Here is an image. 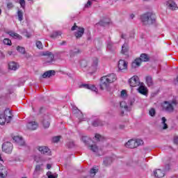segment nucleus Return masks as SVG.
<instances>
[{
  "instance_id": "nucleus-1",
  "label": "nucleus",
  "mask_w": 178,
  "mask_h": 178,
  "mask_svg": "<svg viewBox=\"0 0 178 178\" xmlns=\"http://www.w3.org/2000/svg\"><path fill=\"white\" fill-rule=\"evenodd\" d=\"M116 79V74L114 73L102 76L100 79V90L109 91V89L111 88V84H112V83H115Z\"/></svg>"
},
{
  "instance_id": "nucleus-2",
  "label": "nucleus",
  "mask_w": 178,
  "mask_h": 178,
  "mask_svg": "<svg viewBox=\"0 0 178 178\" xmlns=\"http://www.w3.org/2000/svg\"><path fill=\"white\" fill-rule=\"evenodd\" d=\"M141 22L145 26H151L156 22V15L151 12L146 13L141 15Z\"/></svg>"
},
{
  "instance_id": "nucleus-3",
  "label": "nucleus",
  "mask_w": 178,
  "mask_h": 178,
  "mask_svg": "<svg viewBox=\"0 0 178 178\" xmlns=\"http://www.w3.org/2000/svg\"><path fill=\"white\" fill-rule=\"evenodd\" d=\"M12 120V111L6 108L4 112L0 113V124L3 126L5 123H9Z\"/></svg>"
},
{
  "instance_id": "nucleus-4",
  "label": "nucleus",
  "mask_w": 178,
  "mask_h": 178,
  "mask_svg": "<svg viewBox=\"0 0 178 178\" xmlns=\"http://www.w3.org/2000/svg\"><path fill=\"white\" fill-rule=\"evenodd\" d=\"M176 105H177V102H176V100H172V102H164L162 104L163 111L171 113V112L175 111V106H176Z\"/></svg>"
},
{
  "instance_id": "nucleus-5",
  "label": "nucleus",
  "mask_w": 178,
  "mask_h": 178,
  "mask_svg": "<svg viewBox=\"0 0 178 178\" xmlns=\"http://www.w3.org/2000/svg\"><path fill=\"white\" fill-rule=\"evenodd\" d=\"M149 60V58L148 57V55L146 54H142L140 56V58H136L132 63L131 66L134 69L136 67H138L140 65H141L142 62H148Z\"/></svg>"
},
{
  "instance_id": "nucleus-6",
  "label": "nucleus",
  "mask_w": 178,
  "mask_h": 178,
  "mask_svg": "<svg viewBox=\"0 0 178 178\" xmlns=\"http://www.w3.org/2000/svg\"><path fill=\"white\" fill-rule=\"evenodd\" d=\"M144 144V141L141 139L136 140H129L124 145L126 148H137L139 145H143Z\"/></svg>"
},
{
  "instance_id": "nucleus-7",
  "label": "nucleus",
  "mask_w": 178,
  "mask_h": 178,
  "mask_svg": "<svg viewBox=\"0 0 178 178\" xmlns=\"http://www.w3.org/2000/svg\"><path fill=\"white\" fill-rule=\"evenodd\" d=\"M71 30L72 31L76 30V32L74 33V35L76 38H81L84 34V28L79 27L76 24H74V26L72 27Z\"/></svg>"
},
{
  "instance_id": "nucleus-8",
  "label": "nucleus",
  "mask_w": 178,
  "mask_h": 178,
  "mask_svg": "<svg viewBox=\"0 0 178 178\" xmlns=\"http://www.w3.org/2000/svg\"><path fill=\"white\" fill-rule=\"evenodd\" d=\"M13 149V145L10 142H5L2 145V151L6 154H11Z\"/></svg>"
},
{
  "instance_id": "nucleus-9",
  "label": "nucleus",
  "mask_w": 178,
  "mask_h": 178,
  "mask_svg": "<svg viewBox=\"0 0 178 178\" xmlns=\"http://www.w3.org/2000/svg\"><path fill=\"white\" fill-rule=\"evenodd\" d=\"M129 83L131 87H138L141 82H140V79L138 76H132L129 80Z\"/></svg>"
},
{
  "instance_id": "nucleus-10",
  "label": "nucleus",
  "mask_w": 178,
  "mask_h": 178,
  "mask_svg": "<svg viewBox=\"0 0 178 178\" xmlns=\"http://www.w3.org/2000/svg\"><path fill=\"white\" fill-rule=\"evenodd\" d=\"M98 58L94 57L92 58L90 64H89V69L90 70H92V72H95L97 69H98Z\"/></svg>"
},
{
  "instance_id": "nucleus-11",
  "label": "nucleus",
  "mask_w": 178,
  "mask_h": 178,
  "mask_svg": "<svg viewBox=\"0 0 178 178\" xmlns=\"http://www.w3.org/2000/svg\"><path fill=\"white\" fill-rule=\"evenodd\" d=\"M89 149L92 152H95L97 155L101 156L104 155V152L102 151V148H99L97 145H89Z\"/></svg>"
},
{
  "instance_id": "nucleus-12",
  "label": "nucleus",
  "mask_w": 178,
  "mask_h": 178,
  "mask_svg": "<svg viewBox=\"0 0 178 178\" xmlns=\"http://www.w3.org/2000/svg\"><path fill=\"white\" fill-rule=\"evenodd\" d=\"M43 166H44V164L42 163H41L40 164L36 165L35 170L33 172V178H38V176H40V173L42 172Z\"/></svg>"
},
{
  "instance_id": "nucleus-13",
  "label": "nucleus",
  "mask_w": 178,
  "mask_h": 178,
  "mask_svg": "<svg viewBox=\"0 0 178 178\" xmlns=\"http://www.w3.org/2000/svg\"><path fill=\"white\" fill-rule=\"evenodd\" d=\"M138 90V92L139 94H141L142 95H145L147 97L148 95V88L144 86L143 83H141V84L139 86Z\"/></svg>"
},
{
  "instance_id": "nucleus-14",
  "label": "nucleus",
  "mask_w": 178,
  "mask_h": 178,
  "mask_svg": "<svg viewBox=\"0 0 178 178\" xmlns=\"http://www.w3.org/2000/svg\"><path fill=\"white\" fill-rule=\"evenodd\" d=\"M73 113H74L76 118H78L79 122H84L86 121V118H83V113L80 111L76 107L74 108Z\"/></svg>"
},
{
  "instance_id": "nucleus-15",
  "label": "nucleus",
  "mask_w": 178,
  "mask_h": 178,
  "mask_svg": "<svg viewBox=\"0 0 178 178\" xmlns=\"http://www.w3.org/2000/svg\"><path fill=\"white\" fill-rule=\"evenodd\" d=\"M38 149L43 155H51V149L47 146H39Z\"/></svg>"
},
{
  "instance_id": "nucleus-16",
  "label": "nucleus",
  "mask_w": 178,
  "mask_h": 178,
  "mask_svg": "<svg viewBox=\"0 0 178 178\" xmlns=\"http://www.w3.org/2000/svg\"><path fill=\"white\" fill-rule=\"evenodd\" d=\"M81 87L86 88V90H90V91H94V92H98V88L95 87V85L91 84H82Z\"/></svg>"
},
{
  "instance_id": "nucleus-17",
  "label": "nucleus",
  "mask_w": 178,
  "mask_h": 178,
  "mask_svg": "<svg viewBox=\"0 0 178 178\" xmlns=\"http://www.w3.org/2000/svg\"><path fill=\"white\" fill-rule=\"evenodd\" d=\"M14 141L19 146L23 147L26 144L23 138L20 136H14L13 138Z\"/></svg>"
},
{
  "instance_id": "nucleus-18",
  "label": "nucleus",
  "mask_w": 178,
  "mask_h": 178,
  "mask_svg": "<svg viewBox=\"0 0 178 178\" xmlns=\"http://www.w3.org/2000/svg\"><path fill=\"white\" fill-rule=\"evenodd\" d=\"M166 6H168L169 9H171V10H176V9H177V5H176V3L172 0L167 1Z\"/></svg>"
},
{
  "instance_id": "nucleus-19",
  "label": "nucleus",
  "mask_w": 178,
  "mask_h": 178,
  "mask_svg": "<svg viewBox=\"0 0 178 178\" xmlns=\"http://www.w3.org/2000/svg\"><path fill=\"white\" fill-rule=\"evenodd\" d=\"M118 69L120 71L127 69V63L124 60H120L118 62Z\"/></svg>"
},
{
  "instance_id": "nucleus-20",
  "label": "nucleus",
  "mask_w": 178,
  "mask_h": 178,
  "mask_svg": "<svg viewBox=\"0 0 178 178\" xmlns=\"http://www.w3.org/2000/svg\"><path fill=\"white\" fill-rule=\"evenodd\" d=\"M43 127L44 129H48V127H49L50 126V123H49V117L48 115H44L43 117V120L42 122Z\"/></svg>"
},
{
  "instance_id": "nucleus-21",
  "label": "nucleus",
  "mask_w": 178,
  "mask_h": 178,
  "mask_svg": "<svg viewBox=\"0 0 178 178\" xmlns=\"http://www.w3.org/2000/svg\"><path fill=\"white\" fill-rule=\"evenodd\" d=\"M26 127L29 130H37L38 124L35 122H30L27 124Z\"/></svg>"
},
{
  "instance_id": "nucleus-22",
  "label": "nucleus",
  "mask_w": 178,
  "mask_h": 178,
  "mask_svg": "<svg viewBox=\"0 0 178 178\" xmlns=\"http://www.w3.org/2000/svg\"><path fill=\"white\" fill-rule=\"evenodd\" d=\"M107 49L110 51V52H115V51L116 50V46H115V43L111 41L108 42Z\"/></svg>"
},
{
  "instance_id": "nucleus-23",
  "label": "nucleus",
  "mask_w": 178,
  "mask_h": 178,
  "mask_svg": "<svg viewBox=\"0 0 178 178\" xmlns=\"http://www.w3.org/2000/svg\"><path fill=\"white\" fill-rule=\"evenodd\" d=\"M155 177L161 178L165 176V171L161 169H157L154 172Z\"/></svg>"
},
{
  "instance_id": "nucleus-24",
  "label": "nucleus",
  "mask_w": 178,
  "mask_h": 178,
  "mask_svg": "<svg viewBox=\"0 0 178 178\" xmlns=\"http://www.w3.org/2000/svg\"><path fill=\"white\" fill-rule=\"evenodd\" d=\"M46 56H48L50 58V60H46V63H52L54 62V59H55V56L51 51H46L44 53Z\"/></svg>"
},
{
  "instance_id": "nucleus-25",
  "label": "nucleus",
  "mask_w": 178,
  "mask_h": 178,
  "mask_svg": "<svg viewBox=\"0 0 178 178\" xmlns=\"http://www.w3.org/2000/svg\"><path fill=\"white\" fill-rule=\"evenodd\" d=\"M55 70H49L45 72L43 74H42V77L43 79H47V77H52V76H55Z\"/></svg>"
},
{
  "instance_id": "nucleus-26",
  "label": "nucleus",
  "mask_w": 178,
  "mask_h": 178,
  "mask_svg": "<svg viewBox=\"0 0 178 178\" xmlns=\"http://www.w3.org/2000/svg\"><path fill=\"white\" fill-rule=\"evenodd\" d=\"M145 81L147 87H152V86H154V81L152 80V76H147L145 77Z\"/></svg>"
},
{
  "instance_id": "nucleus-27",
  "label": "nucleus",
  "mask_w": 178,
  "mask_h": 178,
  "mask_svg": "<svg viewBox=\"0 0 178 178\" xmlns=\"http://www.w3.org/2000/svg\"><path fill=\"white\" fill-rule=\"evenodd\" d=\"M8 68L10 70H17L19 69V66L15 62H10L8 64Z\"/></svg>"
},
{
  "instance_id": "nucleus-28",
  "label": "nucleus",
  "mask_w": 178,
  "mask_h": 178,
  "mask_svg": "<svg viewBox=\"0 0 178 178\" xmlns=\"http://www.w3.org/2000/svg\"><path fill=\"white\" fill-rule=\"evenodd\" d=\"M99 170V168L97 166L93 167L90 169V175L91 177H94L97 173H98V171Z\"/></svg>"
},
{
  "instance_id": "nucleus-29",
  "label": "nucleus",
  "mask_w": 178,
  "mask_h": 178,
  "mask_svg": "<svg viewBox=\"0 0 178 178\" xmlns=\"http://www.w3.org/2000/svg\"><path fill=\"white\" fill-rule=\"evenodd\" d=\"M81 140L86 145H90V143H91L92 140L88 136H82Z\"/></svg>"
},
{
  "instance_id": "nucleus-30",
  "label": "nucleus",
  "mask_w": 178,
  "mask_h": 178,
  "mask_svg": "<svg viewBox=\"0 0 178 178\" xmlns=\"http://www.w3.org/2000/svg\"><path fill=\"white\" fill-rule=\"evenodd\" d=\"M62 35V32L61 31H54L53 32L50 37L51 38H59V37H60Z\"/></svg>"
},
{
  "instance_id": "nucleus-31",
  "label": "nucleus",
  "mask_w": 178,
  "mask_h": 178,
  "mask_svg": "<svg viewBox=\"0 0 178 178\" xmlns=\"http://www.w3.org/2000/svg\"><path fill=\"white\" fill-rule=\"evenodd\" d=\"M113 161V159L112 157H106L104 159L103 163L105 166H108V165H111Z\"/></svg>"
},
{
  "instance_id": "nucleus-32",
  "label": "nucleus",
  "mask_w": 178,
  "mask_h": 178,
  "mask_svg": "<svg viewBox=\"0 0 178 178\" xmlns=\"http://www.w3.org/2000/svg\"><path fill=\"white\" fill-rule=\"evenodd\" d=\"M120 106L122 109H124L125 111H130V107L127 106L126 102H121L120 104Z\"/></svg>"
},
{
  "instance_id": "nucleus-33",
  "label": "nucleus",
  "mask_w": 178,
  "mask_h": 178,
  "mask_svg": "<svg viewBox=\"0 0 178 178\" xmlns=\"http://www.w3.org/2000/svg\"><path fill=\"white\" fill-rule=\"evenodd\" d=\"M80 65H81V67H88V69H90V63L88 62H87V60H81Z\"/></svg>"
},
{
  "instance_id": "nucleus-34",
  "label": "nucleus",
  "mask_w": 178,
  "mask_h": 178,
  "mask_svg": "<svg viewBox=\"0 0 178 178\" xmlns=\"http://www.w3.org/2000/svg\"><path fill=\"white\" fill-rule=\"evenodd\" d=\"M92 125L94 126V127H98V126H102V122H101V120L97 119L92 122Z\"/></svg>"
},
{
  "instance_id": "nucleus-35",
  "label": "nucleus",
  "mask_w": 178,
  "mask_h": 178,
  "mask_svg": "<svg viewBox=\"0 0 178 178\" xmlns=\"http://www.w3.org/2000/svg\"><path fill=\"white\" fill-rule=\"evenodd\" d=\"M17 51L19 52V54H22V55H24L26 54V49L23 47L18 46L17 47Z\"/></svg>"
},
{
  "instance_id": "nucleus-36",
  "label": "nucleus",
  "mask_w": 178,
  "mask_h": 178,
  "mask_svg": "<svg viewBox=\"0 0 178 178\" xmlns=\"http://www.w3.org/2000/svg\"><path fill=\"white\" fill-rule=\"evenodd\" d=\"M161 120H162V124H163V130H166V129H168V124H166V118L165 117H163L161 118Z\"/></svg>"
},
{
  "instance_id": "nucleus-37",
  "label": "nucleus",
  "mask_w": 178,
  "mask_h": 178,
  "mask_svg": "<svg viewBox=\"0 0 178 178\" xmlns=\"http://www.w3.org/2000/svg\"><path fill=\"white\" fill-rule=\"evenodd\" d=\"M17 16L19 21L22 22V20H23V11H22L21 10H18Z\"/></svg>"
},
{
  "instance_id": "nucleus-38",
  "label": "nucleus",
  "mask_w": 178,
  "mask_h": 178,
  "mask_svg": "<svg viewBox=\"0 0 178 178\" xmlns=\"http://www.w3.org/2000/svg\"><path fill=\"white\" fill-rule=\"evenodd\" d=\"M47 175L48 178H58V174L56 173L52 174V172H48Z\"/></svg>"
},
{
  "instance_id": "nucleus-39",
  "label": "nucleus",
  "mask_w": 178,
  "mask_h": 178,
  "mask_svg": "<svg viewBox=\"0 0 178 178\" xmlns=\"http://www.w3.org/2000/svg\"><path fill=\"white\" fill-rule=\"evenodd\" d=\"M129 51V48H127V44H124L122 47V54H126Z\"/></svg>"
},
{
  "instance_id": "nucleus-40",
  "label": "nucleus",
  "mask_w": 178,
  "mask_h": 178,
  "mask_svg": "<svg viewBox=\"0 0 178 178\" xmlns=\"http://www.w3.org/2000/svg\"><path fill=\"white\" fill-rule=\"evenodd\" d=\"M67 148H74V142L73 140H70L67 143Z\"/></svg>"
},
{
  "instance_id": "nucleus-41",
  "label": "nucleus",
  "mask_w": 178,
  "mask_h": 178,
  "mask_svg": "<svg viewBox=\"0 0 178 178\" xmlns=\"http://www.w3.org/2000/svg\"><path fill=\"white\" fill-rule=\"evenodd\" d=\"M96 141H104V137L101 136V135L97 134L95 136Z\"/></svg>"
},
{
  "instance_id": "nucleus-42",
  "label": "nucleus",
  "mask_w": 178,
  "mask_h": 178,
  "mask_svg": "<svg viewBox=\"0 0 178 178\" xmlns=\"http://www.w3.org/2000/svg\"><path fill=\"white\" fill-rule=\"evenodd\" d=\"M80 49H74V51L71 50L70 52V56H73L74 55H76V54H80Z\"/></svg>"
},
{
  "instance_id": "nucleus-43",
  "label": "nucleus",
  "mask_w": 178,
  "mask_h": 178,
  "mask_svg": "<svg viewBox=\"0 0 178 178\" xmlns=\"http://www.w3.org/2000/svg\"><path fill=\"white\" fill-rule=\"evenodd\" d=\"M35 45L37 48H38V49H42V42H41V41L40 40L36 41Z\"/></svg>"
},
{
  "instance_id": "nucleus-44",
  "label": "nucleus",
  "mask_w": 178,
  "mask_h": 178,
  "mask_svg": "<svg viewBox=\"0 0 178 178\" xmlns=\"http://www.w3.org/2000/svg\"><path fill=\"white\" fill-rule=\"evenodd\" d=\"M3 42L5 45H12V41L8 38H5Z\"/></svg>"
},
{
  "instance_id": "nucleus-45",
  "label": "nucleus",
  "mask_w": 178,
  "mask_h": 178,
  "mask_svg": "<svg viewBox=\"0 0 178 178\" xmlns=\"http://www.w3.org/2000/svg\"><path fill=\"white\" fill-rule=\"evenodd\" d=\"M156 113V111H155V108H152L149 111V115H150L152 117L155 116Z\"/></svg>"
},
{
  "instance_id": "nucleus-46",
  "label": "nucleus",
  "mask_w": 178,
  "mask_h": 178,
  "mask_svg": "<svg viewBox=\"0 0 178 178\" xmlns=\"http://www.w3.org/2000/svg\"><path fill=\"white\" fill-rule=\"evenodd\" d=\"M99 24H100V26H105L106 24H109V19H108V21L102 20L99 22Z\"/></svg>"
},
{
  "instance_id": "nucleus-47",
  "label": "nucleus",
  "mask_w": 178,
  "mask_h": 178,
  "mask_svg": "<svg viewBox=\"0 0 178 178\" xmlns=\"http://www.w3.org/2000/svg\"><path fill=\"white\" fill-rule=\"evenodd\" d=\"M60 140V136H54L52 138L53 143H59V140Z\"/></svg>"
},
{
  "instance_id": "nucleus-48",
  "label": "nucleus",
  "mask_w": 178,
  "mask_h": 178,
  "mask_svg": "<svg viewBox=\"0 0 178 178\" xmlns=\"http://www.w3.org/2000/svg\"><path fill=\"white\" fill-rule=\"evenodd\" d=\"M19 3H20L22 8H23V9H24V8H26V1L19 0Z\"/></svg>"
},
{
  "instance_id": "nucleus-49",
  "label": "nucleus",
  "mask_w": 178,
  "mask_h": 178,
  "mask_svg": "<svg viewBox=\"0 0 178 178\" xmlns=\"http://www.w3.org/2000/svg\"><path fill=\"white\" fill-rule=\"evenodd\" d=\"M13 6H13V3L9 2V3H7V8H8V9H13Z\"/></svg>"
},
{
  "instance_id": "nucleus-50",
  "label": "nucleus",
  "mask_w": 178,
  "mask_h": 178,
  "mask_svg": "<svg viewBox=\"0 0 178 178\" xmlns=\"http://www.w3.org/2000/svg\"><path fill=\"white\" fill-rule=\"evenodd\" d=\"M173 142H174V144H175L176 145H178V136H177L174 137Z\"/></svg>"
},
{
  "instance_id": "nucleus-51",
  "label": "nucleus",
  "mask_w": 178,
  "mask_h": 178,
  "mask_svg": "<svg viewBox=\"0 0 178 178\" xmlns=\"http://www.w3.org/2000/svg\"><path fill=\"white\" fill-rule=\"evenodd\" d=\"M92 3L91 1L88 0V3L86 4H85V8H90V6H91Z\"/></svg>"
},
{
  "instance_id": "nucleus-52",
  "label": "nucleus",
  "mask_w": 178,
  "mask_h": 178,
  "mask_svg": "<svg viewBox=\"0 0 178 178\" xmlns=\"http://www.w3.org/2000/svg\"><path fill=\"white\" fill-rule=\"evenodd\" d=\"M170 169V165L167 164V165H165V167L164 168V171L168 172V170H169Z\"/></svg>"
},
{
  "instance_id": "nucleus-53",
  "label": "nucleus",
  "mask_w": 178,
  "mask_h": 178,
  "mask_svg": "<svg viewBox=\"0 0 178 178\" xmlns=\"http://www.w3.org/2000/svg\"><path fill=\"white\" fill-rule=\"evenodd\" d=\"M127 94L126 93V90L121 91V97H124Z\"/></svg>"
},
{
  "instance_id": "nucleus-54",
  "label": "nucleus",
  "mask_w": 178,
  "mask_h": 178,
  "mask_svg": "<svg viewBox=\"0 0 178 178\" xmlns=\"http://www.w3.org/2000/svg\"><path fill=\"white\" fill-rule=\"evenodd\" d=\"M20 35L17 34V33H14V37H13V38H20Z\"/></svg>"
},
{
  "instance_id": "nucleus-55",
  "label": "nucleus",
  "mask_w": 178,
  "mask_h": 178,
  "mask_svg": "<svg viewBox=\"0 0 178 178\" xmlns=\"http://www.w3.org/2000/svg\"><path fill=\"white\" fill-rule=\"evenodd\" d=\"M8 34H9V35H10V37H14L15 33L13 31H10V32H8Z\"/></svg>"
},
{
  "instance_id": "nucleus-56",
  "label": "nucleus",
  "mask_w": 178,
  "mask_h": 178,
  "mask_svg": "<svg viewBox=\"0 0 178 178\" xmlns=\"http://www.w3.org/2000/svg\"><path fill=\"white\" fill-rule=\"evenodd\" d=\"M0 178H5V175L3 172H0Z\"/></svg>"
},
{
  "instance_id": "nucleus-57",
  "label": "nucleus",
  "mask_w": 178,
  "mask_h": 178,
  "mask_svg": "<svg viewBox=\"0 0 178 178\" xmlns=\"http://www.w3.org/2000/svg\"><path fill=\"white\" fill-rule=\"evenodd\" d=\"M51 168H52V166L51 165V164H47V169H51Z\"/></svg>"
},
{
  "instance_id": "nucleus-58",
  "label": "nucleus",
  "mask_w": 178,
  "mask_h": 178,
  "mask_svg": "<svg viewBox=\"0 0 178 178\" xmlns=\"http://www.w3.org/2000/svg\"><path fill=\"white\" fill-rule=\"evenodd\" d=\"M60 45H66V41H63V42L60 43Z\"/></svg>"
},
{
  "instance_id": "nucleus-59",
  "label": "nucleus",
  "mask_w": 178,
  "mask_h": 178,
  "mask_svg": "<svg viewBox=\"0 0 178 178\" xmlns=\"http://www.w3.org/2000/svg\"><path fill=\"white\" fill-rule=\"evenodd\" d=\"M130 18L131 19H134V14H131L130 15Z\"/></svg>"
},
{
  "instance_id": "nucleus-60",
  "label": "nucleus",
  "mask_w": 178,
  "mask_h": 178,
  "mask_svg": "<svg viewBox=\"0 0 178 178\" xmlns=\"http://www.w3.org/2000/svg\"><path fill=\"white\" fill-rule=\"evenodd\" d=\"M8 55L10 56V55H12V54H13V51H8Z\"/></svg>"
},
{
  "instance_id": "nucleus-61",
  "label": "nucleus",
  "mask_w": 178,
  "mask_h": 178,
  "mask_svg": "<svg viewBox=\"0 0 178 178\" xmlns=\"http://www.w3.org/2000/svg\"><path fill=\"white\" fill-rule=\"evenodd\" d=\"M120 129H124V125H120Z\"/></svg>"
},
{
  "instance_id": "nucleus-62",
  "label": "nucleus",
  "mask_w": 178,
  "mask_h": 178,
  "mask_svg": "<svg viewBox=\"0 0 178 178\" xmlns=\"http://www.w3.org/2000/svg\"><path fill=\"white\" fill-rule=\"evenodd\" d=\"M0 161H1V162L3 161V160L2 159V156H1V154H0Z\"/></svg>"
},
{
  "instance_id": "nucleus-63",
  "label": "nucleus",
  "mask_w": 178,
  "mask_h": 178,
  "mask_svg": "<svg viewBox=\"0 0 178 178\" xmlns=\"http://www.w3.org/2000/svg\"><path fill=\"white\" fill-rule=\"evenodd\" d=\"M124 37H125V35L123 34L121 35V38H124Z\"/></svg>"
},
{
  "instance_id": "nucleus-64",
  "label": "nucleus",
  "mask_w": 178,
  "mask_h": 178,
  "mask_svg": "<svg viewBox=\"0 0 178 178\" xmlns=\"http://www.w3.org/2000/svg\"><path fill=\"white\" fill-rule=\"evenodd\" d=\"M172 178H177V177H172Z\"/></svg>"
}]
</instances>
